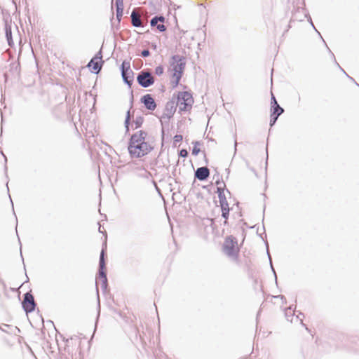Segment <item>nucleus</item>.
Masks as SVG:
<instances>
[{
	"instance_id": "1",
	"label": "nucleus",
	"mask_w": 359,
	"mask_h": 359,
	"mask_svg": "<svg viewBox=\"0 0 359 359\" xmlns=\"http://www.w3.org/2000/svg\"><path fill=\"white\" fill-rule=\"evenodd\" d=\"M147 135L146 131L139 130L130 136L128 142V151L132 158L143 157L154 149V147L146 142Z\"/></svg>"
},
{
	"instance_id": "2",
	"label": "nucleus",
	"mask_w": 359,
	"mask_h": 359,
	"mask_svg": "<svg viewBox=\"0 0 359 359\" xmlns=\"http://www.w3.org/2000/svg\"><path fill=\"white\" fill-rule=\"evenodd\" d=\"M107 255V241L102 243V250L99 257L98 271L96 275V278H99L102 283V290L104 294L107 292L108 287V280L107 276L106 261L105 257Z\"/></svg>"
},
{
	"instance_id": "3",
	"label": "nucleus",
	"mask_w": 359,
	"mask_h": 359,
	"mask_svg": "<svg viewBox=\"0 0 359 359\" xmlns=\"http://www.w3.org/2000/svg\"><path fill=\"white\" fill-rule=\"evenodd\" d=\"M222 249L227 256L234 259L238 257L240 250L238 246L237 238L235 236L232 235L227 236L222 245Z\"/></svg>"
},
{
	"instance_id": "4",
	"label": "nucleus",
	"mask_w": 359,
	"mask_h": 359,
	"mask_svg": "<svg viewBox=\"0 0 359 359\" xmlns=\"http://www.w3.org/2000/svg\"><path fill=\"white\" fill-rule=\"evenodd\" d=\"M130 109L126 111V117L124 120V127L126 129L125 134H129L130 133V126H131L133 130H135L140 128L142 126L144 118L142 116H137L134 121V123H130V109L133 107V90L130 92Z\"/></svg>"
},
{
	"instance_id": "5",
	"label": "nucleus",
	"mask_w": 359,
	"mask_h": 359,
	"mask_svg": "<svg viewBox=\"0 0 359 359\" xmlns=\"http://www.w3.org/2000/svg\"><path fill=\"white\" fill-rule=\"evenodd\" d=\"M169 64L170 69L169 68L168 71L171 70L172 74H177L179 76L184 75L187 64L185 57L177 54L172 55L170 57Z\"/></svg>"
},
{
	"instance_id": "6",
	"label": "nucleus",
	"mask_w": 359,
	"mask_h": 359,
	"mask_svg": "<svg viewBox=\"0 0 359 359\" xmlns=\"http://www.w3.org/2000/svg\"><path fill=\"white\" fill-rule=\"evenodd\" d=\"M177 104L183 105L180 107L179 112L189 111L194 102L191 93L188 91H179L176 96Z\"/></svg>"
},
{
	"instance_id": "7",
	"label": "nucleus",
	"mask_w": 359,
	"mask_h": 359,
	"mask_svg": "<svg viewBox=\"0 0 359 359\" xmlns=\"http://www.w3.org/2000/svg\"><path fill=\"white\" fill-rule=\"evenodd\" d=\"M120 72L123 83L130 88L134 81V72L130 68V61L124 60L122 62Z\"/></svg>"
},
{
	"instance_id": "8",
	"label": "nucleus",
	"mask_w": 359,
	"mask_h": 359,
	"mask_svg": "<svg viewBox=\"0 0 359 359\" xmlns=\"http://www.w3.org/2000/svg\"><path fill=\"white\" fill-rule=\"evenodd\" d=\"M136 81L140 86L145 88L151 86L155 82L151 70L149 69L140 71L137 75Z\"/></svg>"
},
{
	"instance_id": "9",
	"label": "nucleus",
	"mask_w": 359,
	"mask_h": 359,
	"mask_svg": "<svg viewBox=\"0 0 359 359\" xmlns=\"http://www.w3.org/2000/svg\"><path fill=\"white\" fill-rule=\"evenodd\" d=\"M23 311L27 313H32L36 307V302L34 300L32 290L23 294V300L21 302Z\"/></svg>"
},
{
	"instance_id": "10",
	"label": "nucleus",
	"mask_w": 359,
	"mask_h": 359,
	"mask_svg": "<svg viewBox=\"0 0 359 359\" xmlns=\"http://www.w3.org/2000/svg\"><path fill=\"white\" fill-rule=\"evenodd\" d=\"M115 6H116V19L117 20V25L116 26L114 25V23L112 22L114 19V16L111 18V29L114 32L118 31L120 29V23L121 21V18L123 14V0H116L115 1Z\"/></svg>"
},
{
	"instance_id": "11",
	"label": "nucleus",
	"mask_w": 359,
	"mask_h": 359,
	"mask_svg": "<svg viewBox=\"0 0 359 359\" xmlns=\"http://www.w3.org/2000/svg\"><path fill=\"white\" fill-rule=\"evenodd\" d=\"M176 109L177 105L175 104V95H173L172 98L167 102L165 106V111L166 112H164L161 115V118H166L170 120L174 116Z\"/></svg>"
},
{
	"instance_id": "12",
	"label": "nucleus",
	"mask_w": 359,
	"mask_h": 359,
	"mask_svg": "<svg viewBox=\"0 0 359 359\" xmlns=\"http://www.w3.org/2000/svg\"><path fill=\"white\" fill-rule=\"evenodd\" d=\"M210 169L207 166H202L198 168L194 171V180L193 184L195 183L196 180H198L201 182L207 181L210 177Z\"/></svg>"
},
{
	"instance_id": "13",
	"label": "nucleus",
	"mask_w": 359,
	"mask_h": 359,
	"mask_svg": "<svg viewBox=\"0 0 359 359\" xmlns=\"http://www.w3.org/2000/svg\"><path fill=\"white\" fill-rule=\"evenodd\" d=\"M226 191V192L231 195L230 191L226 187V184H224V186L222 187H218L217 188V194L219 198V207L221 208H228L229 207V203L226 200V197L224 194V191Z\"/></svg>"
},
{
	"instance_id": "14",
	"label": "nucleus",
	"mask_w": 359,
	"mask_h": 359,
	"mask_svg": "<svg viewBox=\"0 0 359 359\" xmlns=\"http://www.w3.org/2000/svg\"><path fill=\"white\" fill-rule=\"evenodd\" d=\"M284 111V109L280 107V104L270 107L269 126L271 128L276 124L278 117L283 114Z\"/></svg>"
},
{
	"instance_id": "15",
	"label": "nucleus",
	"mask_w": 359,
	"mask_h": 359,
	"mask_svg": "<svg viewBox=\"0 0 359 359\" xmlns=\"http://www.w3.org/2000/svg\"><path fill=\"white\" fill-rule=\"evenodd\" d=\"M140 102L149 111H154L156 108V101L151 94L142 95L140 98Z\"/></svg>"
},
{
	"instance_id": "16",
	"label": "nucleus",
	"mask_w": 359,
	"mask_h": 359,
	"mask_svg": "<svg viewBox=\"0 0 359 359\" xmlns=\"http://www.w3.org/2000/svg\"><path fill=\"white\" fill-rule=\"evenodd\" d=\"M4 30L5 36L8 43V45L12 47L14 45L12 36V28H11V19L8 20V18L4 19Z\"/></svg>"
},
{
	"instance_id": "17",
	"label": "nucleus",
	"mask_w": 359,
	"mask_h": 359,
	"mask_svg": "<svg viewBox=\"0 0 359 359\" xmlns=\"http://www.w3.org/2000/svg\"><path fill=\"white\" fill-rule=\"evenodd\" d=\"M104 60L101 61H94L93 64H90V61L88 62L87 67L90 69V72L94 74H99L102 68L104 65Z\"/></svg>"
},
{
	"instance_id": "18",
	"label": "nucleus",
	"mask_w": 359,
	"mask_h": 359,
	"mask_svg": "<svg viewBox=\"0 0 359 359\" xmlns=\"http://www.w3.org/2000/svg\"><path fill=\"white\" fill-rule=\"evenodd\" d=\"M149 22H150V26L152 29L156 28L159 32H164L167 30L166 26H165L163 24H158V20L156 15L154 16L150 20Z\"/></svg>"
},
{
	"instance_id": "19",
	"label": "nucleus",
	"mask_w": 359,
	"mask_h": 359,
	"mask_svg": "<svg viewBox=\"0 0 359 359\" xmlns=\"http://www.w3.org/2000/svg\"><path fill=\"white\" fill-rule=\"evenodd\" d=\"M131 24L134 27H142V22L135 9L130 14Z\"/></svg>"
},
{
	"instance_id": "20",
	"label": "nucleus",
	"mask_w": 359,
	"mask_h": 359,
	"mask_svg": "<svg viewBox=\"0 0 359 359\" xmlns=\"http://www.w3.org/2000/svg\"><path fill=\"white\" fill-rule=\"evenodd\" d=\"M9 72L13 76H20V63L15 61L10 64Z\"/></svg>"
},
{
	"instance_id": "21",
	"label": "nucleus",
	"mask_w": 359,
	"mask_h": 359,
	"mask_svg": "<svg viewBox=\"0 0 359 359\" xmlns=\"http://www.w3.org/2000/svg\"><path fill=\"white\" fill-rule=\"evenodd\" d=\"M17 236H18V235L17 234ZM18 241H19V243H20V257H21V258H22V262H24V258H23L22 253V244H21V241H20V239L19 236H18ZM23 264H24V269H25V271H26V268H25V263H23ZM25 275H26V278H26V280H25L24 283H22L20 285V287H19L18 288H15V287H10V290H11V291H12V292H17V291L18 290V289H19L20 287H22L25 283H26L29 282V278H28V276H27V272H25Z\"/></svg>"
},
{
	"instance_id": "22",
	"label": "nucleus",
	"mask_w": 359,
	"mask_h": 359,
	"mask_svg": "<svg viewBox=\"0 0 359 359\" xmlns=\"http://www.w3.org/2000/svg\"><path fill=\"white\" fill-rule=\"evenodd\" d=\"M183 75H180V76L177 74H171L170 75V83L172 85V88L173 89L176 88L180 82L181 79L182 78Z\"/></svg>"
},
{
	"instance_id": "23",
	"label": "nucleus",
	"mask_w": 359,
	"mask_h": 359,
	"mask_svg": "<svg viewBox=\"0 0 359 359\" xmlns=\"http://www.w3.org/2000/svg\"><path fill=\"white\" fill-rule=\"evenodd\" d=\"M192 144L194 146L192 148L191 154L194 156H196L201 152V149L198 147V146L201 144V142L195 140L192 142Z\"/></svg>"
},
{
	"instance_id": "24",
	"label": "nucleus",
	"mask_w": 359,
	"mask_h": 359,
	"mask_svg": "<svg viewBox=\"0 0 359 359\" xmlns=\"http://www.w3.org/2000/svg\"><path fill=\"white\" fill-rule=\"evenodd\" d=\"M101 61L102 60V47L98 50L95 55L90 59V64H93L94 61Z\"/></svg>"
},
{
	"instance_id": "25",
	"label": "nucleus",
	"mask_w": 359,
	"mask_h": 359,
	"mask_svg": "<svg viewBox=\"0 0 359 359\" xmlns=\"http://www.w3.org/2000/svg\"><path fill=\"white\" fill-rule=\"evenodd\" d=\"M232 209H233V208H229V207L221 208L222 217L224 218V219H228L229 217L230 210Z\"/></svg>"
},
{
	"instance_id": "26",
	"label": "nucleus",
	"mask_w": 359,
	"mask_h": 359,
	"mask_svg": "<svg viewBox=\"0 0 359 359\" xmlns=\"http://www.w3.org/2000/svg\"><path fill=\"white\" fill-rule=\"evenodd\" d=\"M183 136L182 135H175L173 137V142H172V147H177V143H180L182 141Z\"/></svg>"
},
{
	"instance_id": "27",
	"label": "nucleus",
	"mask_w": 359,
	"mask_h": 359,
	"mask_svg": "<svg viewBox=\"0 0 359 359\" xmlns=\"http://www.w3.org/2000/svg\"><path fill=\"white\" fill-rule=\"evenodd\" d=\"M305 17L307 18V20L308 22L310 23V25L312 26L313 29L318 34V35L320 36V38L322 39L323 41H324V39H323L320 33L317 30V29L316 28L313 21H312V19L309 15V13H306L305 14Z\"/></svg>"
},
{
	"instance_id": "28",
	"label": "nucleus",
	"mask_w": 359,
	"mask_h": 359,
	"mask_svg": "<svg viewBox=\"0 0 359 359\" xmlns=\"http://www.w3.org/2000/svg\"><path fill=\"white\" fill-rule=\"evenodd\" d=\"M154 72L156 75L160 76H161L164 72V67L163 65H159L155 68Z\"/></svg>"
},
{
	"instance_id": "29",
	"label": "nucleus",
	"mask_w": 359,
	"mask_h": 359,
	"mask_svg": "<svg viewBox=\"0 0 359 359\" xmlns=\"http://www.w3.org/2000/svg\"><path fill=\"white\" fill-rule=\"evenodd\" d=\"M296 307H297V306L295 304H292V305H290L288 308L285 309V317L286 318L288 317V311H292V313H295V312H297L296 311Z\"/></svg>"
},
{
	"instance_id": "30",
	"label": "nucleus",
	"mask_w": 359,
	"mask_h": 359,
	"mask_svg": "<svg viewBox=\"0 0 359 359\" xmlns=\"http://www.w3.org/2000/svg\"><path fill=\"white\" fill-rule=\"evenodd\" d=\"M262 229H263V233H259L258 230L257 231V234L259 237H260L263 241H267L266 240V230H265V227H264V225L263 224V226H262Z\"/></svg>"
},
{
	"instance_id": "31",
	"label": "nucleus",
	"mask_w": 359,
	"mask_h": 359,
	"mask_svg": "<svg viewBox=\"0 0 359 359\" xmlns=\"http://www.w3.org/2000/svg\"><path fill=\"white\" fill-rule=\"evenodd\" d=\"M189 155V152L187 149H182L178 152L179 157L186 158Z\"/></svg>"
},
{
	"instance_id": "32",
	"label": "nucleus",
	"mask_w": 359,
	"mask_h": 359,
	"mask_svg": "<svg viewBox=\"0 0 359 359\" xmlns=\"http://www.w3.org/2000/svg\"><path fill=\"white\" fill-rule=\"evenodd\" d=\"M323 43H324V44L325 45V46L327 47V50H328L329 53H330V55H331L332 57L333 58L334 64H335V65H336L339 68V67H341V66H340V65H339V63L337 62V60H336V58H335V56H334V53L330 50V49L329 48V47L327 46V43H326V42H325V41H323Z\"/></svg>"
},
{
	"instance_id": "33",
	"label": "nucleus",
	"mask_w": 359,
	"mask_h": 359,
	"mask_svg": "<svg viewBox=\"0 0 359 359\" xmlns=\"http://www.w3.org/2000/svg\"><path fill=\"white\" fill-rule=\"evenodd\" d=\"M323 43H324V44L325 45V46L327 47V50H328L329 53H330V55H331L332 57L333 58L334 64H335V65H336L339 68V67H341V66H340V65H339V63L337 62V60H336V58H335V56H334V53L330 50V49L329 48V47L327 46V43H326V42H325V41H323Z\"/></svg>"
},
{
	"instance_id": "34",
	"label": "nucleus",
	"mask_w": 359,
	"mask_h": 359,
	"mask_svg": "<svg viewBox=\"0 0 359 359\" xmlns=\"http://www.w3.org/2000/svg\"><path fill=\"white\" fill-rule=\"evenodd\" d=\"M323 43H324V44L325 45V46L327 47V50H328L329 53H330V55H331L332 57L333 58L334 64H335V65H336L339 68V67H341V66H340V65H339V63L337 62V60H336V58H335V56H334V53L330 50V49L329 48V47L327 46V43H326V42H325V41H323Z\"/></svg>"
},
{
	"instance_id": "35",
	"label": "nucleus",
	"mask_w": 359,
	"mask_h": 359,
	"mask_svg": "<svg viewBox=\"0 0 359 359\" xmlns=\"http://www.w3.org/2000/svg\"><path fill=\"white\" fill-rule=\"evenodd\" d=\"M150 55H151V53L149 49H144L142 50V52L140 53V56L144 58L149 57Z\"/></svg>"
},
{
	"instance_id": "36",
	"label": "nucleus",
	"mask_w": 359,
	"mask_h": 359,
	"mask_svg": "<svg viewBox=\"0 0 359 359\" xmlns=\"http://www.w3.org/2000/svg\"><path fill=\"white\" fill-rule=\"evenodd\" d=\"M278 104H279L278 103V101H277L276 97L274 96V95L273 93H271V107H274V106H277Z\"/></svg>"
},
{
	"instance_id": "37",
	"label": "nucleus",
	"mask_w": 359,
	"mask_h": 359,
	"mask_svg": "<svg viewBox=\"0 0 359 359\" xmlns=\"http://www.w3.org/2000/svg\"><path fill=\"white\" fill-rule=\"evenodd\" d=\"M298 312V315L297 316V318H299L301 322H302V319L301 318V317L302 316L303 318H304V314L301 312V311H297ZM302 326L305 327L306 330L310 332V330H309V328L306 327V325L305 324H304L303 323H301Z\"/></svg>"
},
{
	"instance_id": "38",
	"label": "nucleus",
	"mask_w": 359,
	"mask_h": 359,
	"mask_svg": "<svg viewBox=\"0 0 359 359\" xmlns=\"http://www.w3.org/2000/svg\"><path fill=\"white\" fill-rule=\"evenodd\" d=\"M269 264H270L271 269V271H272V272L273 273V276H274L276 285L278 286L277 275H276V272L275 271V269L273 267L272 261H271V263H269Z\"/></svg>"
},
{
	"instance_id": "39",
	"label": "nucleus",
	"mask_w": 359,
	"mask_h": 359,
	"mask_svg": "<svg viewBox=\"0 0 359 359\" xmlns=\"http://www.w3.org/2000/svg\"><path fill=\"white\" fill-rule=\"evenodd\" d=\"M273 297L276 298V299H280V301H281L282 304H287L286 297L283 294H278V295L274 296Z\"/></svg>"
},
{
	"instance_id": "40",
	"label": "nucleus",
	"mask_w": 359,
	"mask_h": 359,
	"mask_svg": "<svg viewBox=\"0 0 359 359\" xmlns=\"http://www.w3.org/2000/svg\"><path fill=\"white\" fill-rule=\"evenodd\" d=\"M164 118H161V116L160 117V121L161 123L162 126V134L163 135V129L165 126H168L169 125V120L168 121H163Z\"/></svg>"
},
{
	"instance_id": "41",
	"label": "nucleus",
	"mask_w": 359,
	"mask_h": 359,
	"mask_svg": "<svg viewBox=\"0 0 359 359\" xmlns=\"http://www.w3.org/2000/svg\"><path fill=\"white\" fill-rule=\"evenodd\" d=\"M264 245H265L266 248V253H267V256H268V258H269V263H271V261H272V260H271V255H270V252H269V250L268 241H264Z\"/></svg>"
},
{
	"instance_id": "42",
	"label": "nucleus",
	"mask_w": 359,
	"mask_h": 359,
	"mask_svg": "<svg viewBox=\"0 0 359 359\" xmlns=\"http://www.w3.org/2000/svg\"><path fill=\"white\" fill-rule=\"evenodd\" d=\"M222 184L223 185H224V184H225V183H224V181H223V180H222V177H218V178L216 180V181H215V184L217 185V188L218 187H221V186H220V184Z\"/></svg>"
},
{
	"instance_id": "43",
	"label": "nucleus",
	"mask_w": 359,
	"mask_h": 359,
	"mask_svg": "<svg viewBox=\"0 0 359 359\" xmlns=\"http://www.w3.org/2000/svg\"><path fill=\"white\" fill-rule=\"evenodd\" d=\"M157 18L158 20V22H160V24H163L165 22V18L163 15H157Z\"/></svg>"
},
{
	"instance_id": "44",
	"label": "nucleus",
	"mask_w": 359,
	"mask_h": 359,
	"mask_svg": "<svg viewBox=\"0 0 359 359\" xmlns=\"http://www.w3.org/2000/svg\"><path fill=\"white\" fill-rule=\"evenodd\" d=\"M152 183L154 184L156 191L159 194L160 196H162L161 193V189L157 186V184H156V181L155 180H152Z\"/></svg>"
},
{
	"instance_id": "45",
	"label": "nucleus",
	"mask_w": 359,
	"mask_h": 359,
	"mask_svg": "<svg viewBox=\"0 0 359 359\" xmlns=\"http://www.w3.org/2000/svg\"><path fill=\"white\" fill-rule=\"evenodd\" d=\"M292 20H293V19H291V20H290V22H289V24H288L287 27V29L284 31V32H283V36H284V35H285V34L286 32H287L289 31V29L291 28V22H292Z\"/></svg>"
},
{
	"instance_id": "46",
	"label": "nucleus",
	"mask_w": 359,
	"mask_h": 359,
	"mask_svg": "<svg viewBox=\"0 0 359 359\" xmlns=\"http://www.w3.org/2000/svg\"><path fill=\"white\" fill-rule=\"evenodd\" d=\"M292 20H293V19H291V20H290V22H289V24H288L287 27V29L284 31V32H283V36H284V35H285V34L286 32H287L289 31V29L291 28V22H292Z\"/></svg>"
},
{
	"instance_id": "47",
	"label": "nucleus",
	"mask_w": 359,
	"mask_h": 359,
	"mask_svg": "<svg viewBox=\"0 0 359 359\" xmlns=\"http://www.w3.org/2000/svg\"><path fill=\"white\" fill-rule=\"evenodd\" d=\"M292 20H293V19H291V20H290V22H289V24H288L287 27V29L284 31V32H283V36H284V35H285V34L286 32H287L289 31V29L291 28V22H292Z\"/></svg>"
},
{
	"instance_id": "48",
	"label": "nucleus",
	"mask_w": 359,
	"mask_h": 359,
	"mask_svg": "<svg viewBox=\"0 0 359 359\" xmlns=\"http://www.w3.org/2000/svg\"><path fill=\"white\" fill-rule=\"evenodd\" d=\"M96 290H97V302H98V308L100 309V299H99V294H98V288H97V286H96ZM100 316V309L98 310V314H97V317L98 318Z\"/></svg>"
},
{
	"instance_id": "49",
	"label": "nucleus",
	"mask_w": 359,
	"mask_h": 359,
	"mask_svg": "<svg viewBox=\"0 0 359 359\" xmlns=\"http://www.w3.org/2000/svg\"><path fill=\"white\" fill-rule=\"evenodd\" d=\"M150 46L151 48L154 50H157V44L156 43H154V42H151L150 43Z\"/></svg>"
},
{
	"instance_id": "50",
	"label": "nucleus",
	"mask_w": 359,
	"mask_h": 359,
	"mask_svg": "<svg viewBox=\"0 0 359 359\" xmlns=\"http://www.w3.org/2000/svg\"><path fill=\"white\" fill-rule=\"evenodd\" d=\"M98 231L100 233L104 234V236L107 235V232L105 231H102V229H101V226L100 225Z\"/></svg>"
},
{
	"instance_id": "51",
	"label": "nucleus",
	"mask_w": 359,
	"mask_h": 359,
	"mask_svg": "<svg viewBox=\"0 0 359 359\" xmlns=\"http://www.w3.org/2000/svg\"><path fill=\"white\" fill-rule=\"evenodd\" d=\"M98 231L100 233L104 234V236L107 235V232L105 231H102V229H101V226L100 225Z\"/></svg>"
},
{
	"instance_id": "52",
	"label": "nucleus",
	"mask_w": 359,
	"mask_h": 359,
	"mask_svg": "<svg viewBox=\"0 0 359 359\" xmlns=\"http://www.w3.org/2000/svg\"><path fill=\"white\" fill-rule=\"evenodd\" d=\"M237 144H238V143H237V142H236V135H235V141H234V149H235V152H234V154H236V150H237V149H236Z\"/></svg>"
},
{
	"instance_id": "53",
	"label": "nucleus",
	"mask_w": 359,
	"mask_h": 359,
	"mask_svg": "<svg viewBox=\"0 0 359 359\" xmlns=\"http://www.w3.org/2000/svg\"><path fill=\"white\" fill-rule=\"evenodd\" d=\"M159 90H160L161 93H164V92H165V86H164L163 85H161V88H160V89H159Z\"/></svg>"
},
{
	"instance_id": "54",
	"label": "nucleus",
	"mask_w": 359,
	"mask_h": 359,
	"mask_svg": "<svg viewBox=\"0 0 359 359\" xmlns=\"http://www.w3.org/2000/svg\"><path fill=\"white\" fill-rule=\"evenodd\" d=\"M215 171H216V173L215 174V175H214V177H213V179H215V177H217V179L218 177H221L219 176V173L217 171V170H215Z\"/></svg>"
},
{
	"instance_id": "55",
	"label": "nucleus",
	"mask_w": 359,
	"mask_h": 359,
	"mask_svg": "<svg viewBox=\"0 0 359 359\" xmlns=\"http://www.w3.org/2000/svg\"><path fill=\"white\" fill-rule=\"evenodd\" d=\"M351 81H353L354 83H356V81H355V79L350 76L348 74L346 76Z\"/></svg>"
},
{
	"instance_id": "56",
	"label": "nucleus",
	"mask_w": 359,
	"mask_h": 359,
	"mask_svg": "<svg viewBox=\"0 0 359 359\" xmlns=\"http://www.w3.org/2000/svg\"><path fill=\"white\" fill-rule=\"evenodd\" d=\"M0 330L4 332H6V333H8V334H11V332H9V331H7L6 330H4V328H2L1 326H0Z\"/></svg>"
},
{
	"instance_id": "57",
	"label": "nucleus",
	"mask_w": 359,
	"mask_h": 359,
	"mask_svg": "<svg viewBox=\"0 0 359 359\" xmlns=\"http://www.w3.org/2000/svg\"><path fill=\"white\" fill-rule=\"evenodd\" d=\"M265 209H266V205H264V208H263V218H262V222H264V212H265Z\"/></svg>"
},
{
	"instance_id": "58",
	"label": "nucleus",
	"mask_w": 359,
	"mask_h": 359,
	"mask_svg": "<svg viewBox=\"0 0 359 359\" xmlns=\"http://www.w3.org/2000/svg\"><path fill=\"white\" fill-rule=\"evenodd\" d=\"M339 69L346 76L348 75V74L345 72V70L341 67H339Z\"/></svg>"
},
{
	"instance_id": "59",
	"label": "nucleus",
	"mask_w": 359,
	"mask_h": 359,
	"mask_svg": "<svg viewBox=\"0 0 359 359\" xmlns=\"http://www.w3.org/2000/svg\"><path fill=\"white\" fill-rule=\"evenodd\" d=\"M250 170L257 177V172L255 168H251Z\"/></svg>"
},
{
	"instance_id": "60",
	"label": "nucleus",
	"mask_w": 359,
	"mask_h": 359,
	"mask_svg": "<svg viewBox=\"0 0 359 359\" xmlns=\"http://www.w3.org/2000/svg\"><path fill=\"white\" fill-rule=\"evenodd\" d=\"M294 313H292L291 311H288V317L294 316Z\"/></svg>"
},
{
	"instance_id": "61",
	"label": "nucleus",
	"mask_w": 359,
	"mask_h": 359,
	"mask_svg": "<svg viewBox=\"0 0 359 359\" xmlns=\"http://www.w3.org/2000/svg\"><path fill=\"white\" fill-rule=\"evenodd\" d=\"M203 154H204V160H205V163H208V158H207V157H206L205 153L204 152Z\"/></svg>"
},
{
	"instance_id": "62",
	"label": "nucleus",
	"mask_w": 359,
	"mask_h": 359,
	"mask_svg": "<svg viewBox=\"0 0 359 359\" xmlns=\"http://www.w3.org/2000/svg\"><path fill=\"white\" fill-rule=\"evenodd\" d=\"M223 224H224V226L228 225V224H229V221H228V219H224V221Z\"/></svg>"
},
{
	"instance_id": "63",
	"label": "nucleus",
	"mask_w": 359,
	"mask_h": 359,
	"mask_svg": "<svg viewBox=\"0 0 359 359\" xmlns=\"http://www.w3.org/2000/svg\"><path fill=\"white\" fill-rule=\"evenodd\" d=\"M238 215V217H242L243 216V214H242V212L241 210V209L239 210V212L236 213Z\"/></svg>"
},
{
	"instance_id": "64",
	"label": "nucleus",
	"mask_w": 359,
	"mask_h": 359,
	"mask_svg": "<svg viewBox=\"0 0 359 359\" xmlns=\"http://www.w3.org/2000/svg\"><path fill=\"white\" fill-rule=\"evenodd\" d=\"M239 204H240V203H239V202H238H238H236V203H235V205H236V207L238 208V210H240V209H241V208H240V206H239Z\"/></svg>"
}]
</instances>
